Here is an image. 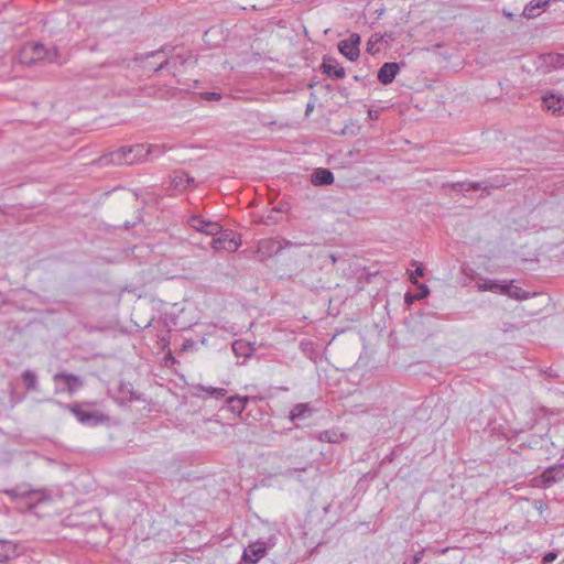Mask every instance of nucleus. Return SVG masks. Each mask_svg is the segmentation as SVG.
<instances>
[{
    "label": "nucleus",
    "mask_w": 564,
    "mask_h": 564,
    "mask_svg": "<svg viewBox=\"0 0 564 564\" xmlns=\"http://www.w3.org/2000/svg\"><path fill=\"white\" fill-rule=\"evenodd\" d=\"M154 149L159 148L154 145L145 148L144 144L122 147L116 151L101 155L95 163L99 166H107L110 164H133L143 161L147 156L151 155Z\"/></svg>",
    "instance_id": "f257e3e1"
},
{
    "label": "nucleus",
    "mask_w": 564,
    "mask_h": 564,
    "mask_svg": "<svg viewBox=\"0 0 564 564\" xmlns=\"http://www.w3.org/2000/svg\"><path fill=\"white\" fill-rule=\"evenodd\" d=\"M12 500L24 499L30 507H35L50 500V495L44 489H30L28 485H20L4 491Z\"/></svg>",
    "instance_id": "f03ea898"
},
{
    "label": "nucleus",
    "mask_w": 564,
    "mask_h": 564,
    "mask_svg": "<svg viewBox=\"0 0 564 564\" xmlns=\"http://www.w3.org/2000/svg\"><path fill=\"white\" fill-rule=\"evenodd\" d=\"M65 408L74 414L78 422L86 426H97L108 421V416L104 413L88 411L84 409V405L80 403L67 404Z\"/></svg>",
    "instance_id": "7ed1b4c3"
},
{
    "label": "nucleus",
    "mask_w": 564,
    "mask_h": 564,
    "mask_svg": "<svg viewBox=\"0 0 564 564\" xmlns=\"http://www.w3.org/2000/svg\"><path fill=\"white\" fill-rule=\"evenodd\" d=\"M213 237L214 238L210 241V247L216 251L226 250L228 252H235L241 245L240 239H236L232 230H224L221 228V231Z\"/></svg>",
    "instance_id": "20e7f679"
},
{
    "label": "nucleus",
    "mask_w": 564,
    "mask_h": 564,
    "mask_svg": "<svg viewBox=\"0 0 564 564\" xmlns=\"http://www.w3.org/2000/svg\"><path fill=\"white\" fill-rule=\"evenodd\" d=\"M360 35L351 33L348 39L338 43V51L349 61L355 62L360 55Z\"/></svg>",
    "instance_id": "39448f33"
},
{
    "label": "nucleus",
    "mask_w": 564,
    "mask_h": 564,
    "mask_svg": "<svg viewBox=\"0 0 564 564\" xmlns=\"http://www.w3.org/2000/svg\"><path fill=\"white\" fill-rule=\"evenodd\" d=\"M267 555V544L263 541L250 543L243 551L241 564H257Z\"/></svg>",
    "instance_id": "423d86ee"
},
{
    "label": "nucleus",
    "mask_w": 564,
    "mask_h": 564,
    "mask_svg": "<svg viewBox=\"0 0 564 564\" xmlns=\"http://www.w3.org/2000/svg\"><path fill=\"white\" fill-rule=\"evenodd\" d=\"M187 223L193 229L207 236H216L221 231L219 223L206 220L202 216H192Z\"/></svg>",
    "instance_id": "0eeeda50"
},
{
    "label": "nucleus",
    "mask_w": 564,
    "mask_h": 564,
    "mask_svg": "<svg viewBox=\"0 0 564 564\" xmlns=\"http://www.w3.org/2000/svg\"><path fill=\"white\" fill-rule=\"evenodd\" d=\"M115 400L120 405L142 400V394L133 389L130 382H121L118 387Z\"/></svg>",
    "instance_id": "6e6552de"
},
{
    "label": "nucleus",
    "mask_w": 564,
    "mask_h": 564,
    "mask_svg": "<svg viewBox=\"0 0 564 564\" xmlns=\"http://www.w3.org/2000/svg\"><path fill=\"white\" fill-rule=\"evenodd\" d=\"M321 70L328 77L340 79L346 76L345 68L341 67L334 57L325 56L321 65Z\"/></svg>",
    "instance_id": "1a4fd4ad"
},
{
    "label": "nucleus",
    "mask_w": 564,
    "mask_h": 564,
    "mask_svg": "<svg viewBox=\"0 0 564 564\" xmlns=\"http://www.w3.org/2000/svg\"><path fill=\"white\" fill-rule=\"evenodd\" d=\"M400 70L399 64L395 62L384 63L378 70L377 78L382 85L391 84Z\"/></svg>",
    "instance_id": "9d476101"
},
{
    "label": "nucleus",
    "mask_w": 564,
    "mask_h": 564,
    "mask_svg": "<svg viewBox=\"0 0 564 564\" xmlns=\"http://www.w3.org/2000/svg\"><path fill=\"white\" fill-rule=\"evenodd\" d=\"M313 412L314 409L308 403H297L291 409L288 419L299 426L296 422L311 417Z\"/></svg>",
    "instance_id": "9b49d317"
},
{
    "label": "nucleus",
    "mask_w": 564,
    "mask_h": 564,
    "mask_svg": "<svg viewBox=\"0 0 564 564\" xmlns=\"http://www.w3.org/2000/svg\"><path fill=\"white\" fill-rule=\"evenodd\" d=\"M311 182L315 186H325L334 183V174L330 170L319 167L311 175Z\"/></svg>",
    "instance_id": "f8f14e48"
},
{
    "label": "nucleus",
    "mask_w": 564,
    "mask_h": 564,
    "mask_svg": "<svg viewBox=\"0 0 564 564\" xmlns=\"http://www.w3.org/2000/svg\"><path fill=\"white\" fill-rule=\"evenodd\" d=\"M542 101L544 104V107L547 110L553 111L554 113L561 112L564 108V96L563 95H556L554 93H546L542 97Z\"/></svg>",
    "instance_id": "ddd939ff"
},
{
    "label": "nucleus",
    "mask_w": 564,
    "mask_h": 564,
    "mask_svg": "<svg viewBox=\"0 0 564 564\" xmlns=\"http://www.w3.org/2000/svg\"><path fill=\"white\" fill-rule=\"evenodd\" d=\"M54 381H63L68 390V392L73 393L79 387H82V380L78 376L67 372H58L54 375Z\"/></svg>",
    "instance_id": "4468645a"
},
{
    "label": "nucleus",
    "mask_w": 564,
    "mask_h": 564,
    "mask_svg": "<svg viewBox=\"0 0 564 564\" xmlns=\"http://www.w3.org/2000/svg\"><path fill=\"white\" fill-rule=\"evenodd\" d=\"M512 280L509 282L506 281L503 295H507L508 297L517 301H524L535 295V293H530L528 291L522 290L519 286L512 285Z\"/></svg>",
    "instance_id": "2eb2a0df"
},
{
    "label": "nucleus",
    "mask_w": 564,
    "mask_h": 564,
    "mask_svg": "<svg viewBox=\"0 0 564 564\" xmlns=\"http://www.w3.org/2000/svg\"><path fill=\"white\" fill-rule=\"evenodd\" d=\"M248 401V397L234 395L227 398L226 403L230 412L240 415L245 411Z\"/></svg>",
    "instance_id": "dca6fc26"
},
{
    "label": "nucleus",
    "mask_w": 564,
    "mask_h": 564,
    "mask_svg": "<svg viewBox=\"0 0 564 564\" xmlns=\"http://www.w3.org/2000/svg\"><path fill=\"white\" fill-rule=\"evenodd\" d=\"M172 184L175 189L185 191L195 184V180L185 172H176L172 178Z\"/></svg>",
    "instance_id": "f3484780"
},
{
    "label": "nucleus",
    "mask_w": 564,
    "mask_h": 564,
    "mask_svg": "<svg viewBox=\"0 0 564 564\" xmlns=\"http://www.w3.org/2000/svg\"><path fill=\"white\" fill-rule=\"evenodd\" d=\"M281 245L273 239H263L259 242L258 252L262 257H271L273 253H278L281 250Z\"/></svg>",
    "instance_id": "a211bd4d"
},
{
    "label": "nucleus",
    "mask_w": 564,
    "mask_h": 564,
    "mask_svg": "<svg viewBox=\"0 0 564 564\" xmlns=\"http://www.w3.org/2000/svg\"><path fill=\"white\" fill-rule=\"evenodd\" d=\"M564 478V467L553 466L544 470L542 479L544 484H553Z\"/></svg>",
    "instance_id": "6ab92c4d"
},
{
    "label": "nucleus",
    "mask_w": 564,
    "mask_h": 564,
    "mask_svg": "<svg viewBox=\"0 0 564 564\" xmlns=\"http://www.w3.org/2000/svg\"><path fill=\"white\" fill-rule=\"evenodd\" d=\"M506 282L500 283L495 280L485 279L481 283H478V290L481 292H494L498 294L505 293Z\"/></svg>",
    "instance_id": "aec40b11"
},
{
    "label": "nucleus",
    "mask_w": 564,
    "mask_h": 564,
    "mask_svg": "<svg viewBox=\"0 0 564 564\" xmlns=\"http://www.w3.org/2000/svg\"><path fill=\"white\" fill-rule=\"evenodd\" d=\"M543 62L546 66L557 69L564 67V54L549 53L543 56Z\"/></svg>",
    "instance_id": "412c9836"
},
{
    "label": "nucleus",
    "mask_w": 564,
    "mask_h": 564,
    "mask_svg": "<svg viewBox=\"0 0 564 564\" xmlns=\"http://www.w3.org/2000/svg\"><path fill=\"white\" fill-rule=\"evenodd\" d=\"M345 437L344 433H339L335 430H325L319 432L318 440L327 443H339Z\"/></svg>",
    "instance_id": "4be33fe9"
},
{
    "label": "nucleus",
    "mask_w": 564,
    "mask_h": 564,
    "mask_svg": "<svg viewBox=\"0 0 564 564\" xmlns=\"http://www.w3.org/2000/svg\"><path fill=\"white\" fill-rule=\"evenodd\" d=\"M22 379L28 391H33L37 389V376L34 371L25 370L22 373Z\"/></svg>",
    "instance_id": "5701e85b"
},
{
    "label": "nucleus",
    "mask_w": 564,
    "mask_h": 564,
    "mask_svg": "<svg viewBox=\"0 0 564 564\" xmlns=\"http://www.w3.org/2000/svg\"><path fill=\"white\" fill-rule=\"evenodd\" d=\"M429 288L425 284L420 285V292L419 293H406L404 296L405 303L412 304L414 301L422 300L429 295Z\"/></svg>",
    "instance_id": "b1692460"
},
{
    "label": "nucleus",
    "mask_w": 564,
    "mask_h": 564,
    "mask_svg": "<svg viewBox=\"0 0 564 564\" xmlns=\"http://www.w3.org/2000/svg\"><path fill=\"white\" fill-rule=\"evenodd\" d=\"M196 389L199 390V391L207 392L208 394H210L212 397H214L216 399L224 398L226 395V393H227L226 389H224V388H214L212 386L198 384L196 387Z\"/></svg>",
    "instance_id": "393cba45"
},
{
    "label": "nucleus",
    "mask_w": 564,
    "mask_h": 564,
    "mask_svg": "<svg viewBox=\"0 0 564 564\" xmlns=\"http://www.w3.org/2000/svg\"><path fill=\"white\" fill-rule=\"evenodd\" d=\"M33 56L31 61H47L48 48L43 44L36 43L32 46Z\"/></svg>",
    "instance_id": "a878e982"
},
{
    "label": "nucleus",
    "mask_w": 564,
    "mask_h": 564,
    "mask_svg": "<svg viewBox=\"0 0 564 564\" xmlns=\"http://www.w3.org/2000/svg\"><path fill=\"white\" fill-rule=\"evenodd\" d=\"M14 553V547L11 542L0 541V562L9 560Z\"/></svg>",
    "instance_id": "bb28decb"
},
{
    "label": "nucleus",
    "mask_w": 564,
    "mask_h": 564,
    "mask_svg": "<svg viewBox=\"0 0 564 564\" xmlns=\"http://www.w3.org/2000/svg\"><path fill=\"white\" fill-rule=\"evenodd\" d=\"M455 187L456 186H459L460 189H464V191H478V189H484V191H488V186L486 183H479V182H473V183H457L454 185Z\"/></svg>",
    "instance_id": "cd10ccee"
},
{
    "label": "nucleus",
    "mask_w": 564,
    "mask_h": 564,
    "mask_svg": "<svg viewBox=\"0 0 564 564\" xmlns=\"http://www.w3.org/2000/svg\"><path fill=\"white\" fill-rule=\"evenodd\" d=\"M522 15L527 19H534L540 15L539 9H536L534 1H530L523 9Z\"/></svg>",
    "instance_id": "c85d7f7f"
},
{
    "label": "nucleus",
    "mask_w": 564,
    "mask_h": 564,
    "mask_svg": "<svg viewBox=\"0 0 564 564\" xmlns=\"http://www.w3.org/2000/svg\"><path fill=\"white\" fill-rule=\"evenodd\" d=\"M489 188H499L502 186H506L507 183L505 182V176H496L491 178L489 182L486 183Z\"/></svg>",
    "instance_id": "c756f323"
},
{
    "label": "nucleus",
    "mask_w": 564,
    "mask_h": 564,
    "mask_svg": "<svg viewBox=\"0 0 564 564\" xmlns=\"http://www.w3.org/2000/svg\"><path fill=\"white\" fill-rule=\"evenodd\" d=\"M424 275V269L421 264H419L413 272L410 273V281L413 284H417V278Z\"/></svg>",
    "instance_id": "7c9ffc66"
},
{
    "label": "nucleus",
    "mask_w": 564,
    "mask_h": 564,
    "mask_svg": "<svg viewBox=\"0 0 564 564\" xmlns=\"http://www.w3.org/2000/svg\"><path fill=\"white\" fill-rule=\"evenodd\" d=\"M382 36L378 35V34H375L370 37V40L368 41L367 43V51L371 54L375 53V44L378 43L379 41H381Z\"/></svg>",
    "instance_id": "2f4dec72"
},
{
    "label": "nucleus",
    "mask_w": 564,
    "mask_h": 564,
    "mask_svg": "<svg viewBox=\"0 0 564 564\" xmlns=\"http://www.w3.org/2000/svg\"><path fill=\"white\" fill-rule=\"evenodd\" d=\"M59 58V51L56 47L48 48L47 53V62L55 63L58 62Z\"/></svg>",
    "instance_id": "473e14b6"
},
{
    "label": "nucleus",
    "mask_w": 564,
    "mask_h": 564,
    "mask_svg": "<svg viewBox=\"0 0 564 564\" xmlns=\"http://www.w3.org/2000/svg\"><path fill=\"white\" fill-rule=\"evenodd\" d=\"M163 53L162 50H158V51H152V52H149L147 54H143V55H140V56H137L135 57V61H141L143 62L144 59H148L150 57H155V56H159Z\"/></svg>",
    "instance_id": "72a5a7b5"
},
{
    "label": "nucleus",
    "mask_w": 564,
    "mask_h": 564,
    "mask_svg": "<svg viewBox=\"0 0 564 564\" xmlns=\"http://www.w3.org/2000/svg\"><path fill=\"white\" fill-rule=\"evenodd\" d=\"M557 557V554L555 552H549L546 553L543 558H542V562L543 564H550L552 563L553 561H555Z\"/></svg>",
    "instance_id": "f704fd0d"
},
{
    "label": "nucleus",
    "mask_w": 564,
    "mask_h": 564,
    "mask_svg": "<svg viewBox=\"0 0 564 564\" xmlns=\"http://www.w3.org/2000/svg\"><path fill=\"white\" fill-rule=\"evenodd\" d=\"M533 1L535 3L536 9L546 10L552 0H533Z\"/></svg>",
    "instance_id": "c9c22d12"
},
{
    "label": "nucleus",
    "mask_w": 564,
    "mask_h": 564,
    "mask_svg": "<svg viewBox=\"0 0 564 564\" xmlns=\"http://www.w3.org/2000/svg\"><path fill=\"white\" fill-rule=\"evenodd\" d=\"M423 556H424V550L416 552L413 555V560H412L411 564H419L423 560Z\"/></svg>",
    "instance_id": "e433bc0d"
},
{
    "label": "nucleus",
    "mask_w": 564,
    "mask_h": 564,
    "mask_svg": "<svg viewBox=\"0 0 564 564\" xmlns=\"http://www.w3.org/2000/svg\"><path fill=\"white\" fill-rule=\"evenodd\" d=\"M205 99H207V100H219L220 99V95L217 94V93H214V91L206 93L205 94Z\"/></svg>",
    "instance_id": "4c0bfd02"
},
{
    "label": "nucleus",
    "mask_w": 564,
    "mask_h": 564,
    "mask_svg": "<svg viewBox=\"0 0 564 564\" xmlns=\"http://www.w3.org/2000/svg\"><path fill=\"white\" fill-rule=\"evenodd\" d=\"M167 64H169V59L164 58L158 66L153 67V72L154 73L160 72L161 69L165 68Z\"/></svg>",
    "instance_id": "58836bf2"
},
{
    "label": "nucleus",
    "mask_w": 564,
    "mask_h": 564,
    "mask_svg": "<svg viewBox=\"0 0 564 564\" xmlns=\"http://www.w3.org/2000/svg\"><path fill=\"white\" fill-rule=\"evenodd\" d=\"M314 109V104L310 102L306 106L305 115L308 116L310 112Z\"/></svg>",
    "instance_id": "ea45409f"
},
{
    "label": "nucleus",
    "mask_w": 564,
    "mask_h": 564,
    "mask_svg": "<svg viewBox=\"0 0 564 564\" xmlns=\"http://www.w3.org/2000/svg\"><path fill=\"white\" fill-rule=\"evenodd\" d=\"M503 14H505V17H507L510 20L513 19V13H511V12H507L506 10H503Z\"/></svg>",
    "instance_id": "a19ab883"
},
{
    "label": "nucleus",
    "mask_w": 564,
    "mask_h": 564,
    "mask_svg": "<svg viewBox=\"0 0 564 564\" xmlns=\"http://www.w3.org/2000/svg\"><path fill=\"white\" fill-rule=\"evenodd\" d=\"M156 147H158L159 149H154V150L152 151V153H153L154 151H158V154H155V158H159V154H162V153H163V150H162L159 145H156Z\"/></svg>",
    "instance_id": "79ce46f5"
},
{
    "label": "nucleus",
    "mask_w": 564,
    "mask_h": 564,
    "mask_svg": "<svg viewBox=\"0 0 564 564\" xmlns=\"http://www.w3.org/2000/svg\"><path fill=\"white\" fill-rule=\"evenodd\" d=\"M329 259L332 260V263H336L337 262V257L335 254H329Z\"/></svg>",
    "instance_id": "37998d69"
},
{
    "label": "nucleus",
    "mask_w": 564,
    "mask_h": 564,
    "mask_svg": "<svg viewBox=\"0 0 564 564\" xmlns=\"http://www.w3.org/2000/svg\"><path fill=\"white\" fill-rule=\"evenodd\" d=\"M547 376H550V377H557V375L553 373L552 369L549 370Z\"/></svg>",
    "instance_id": "c03bdc74"
},
{
    "label": "nucleus",
    "mask_w": 564,
    "mask_h": 564,
    "mask_svg": "<svg viewBox=\"0 0 564 564\" xmlns=\"http://www.w3.org/2000/svg\"><path fill=\"white\" fill-rule=\"evenodd\" d=\"M238 345H239V343H235V344L232 345V349H234V351H235L236 354H237V346H238Z\"/></svg>",
    "instance_id": "a18cd8bd"
},
{
    "label": "nucleus",
    "mask_w": 564,
    "mask_h": 564,
    "mask_svg": "<svg viewBox=\"0 0 564 564\" xmlns=\"http://www.w3.org/2000/svg\"><path fill=\"white\" fill-rule=\"evenodd\" d=\"M354 79L357 82L360 80L359 76H355Z\"/></svg>",
    "instance_id": "49530a36"
},
{
    "label": "nucleus",
    "mask_w": 564,
    "mask_h": 564,
    "mask_svg": "<svg viewBox=\"0 0 564 564\" xmlns=\"http://www.w3.org/2000/svg\"><path fill=\"white\" fill-rule=\"evenodd\" d=\"M369 116L373 117L372 110H369Z\"/></svg>",
    "instance_id": "de8ad7c7"
},
{
    "label": "nucleus",
    "mask_w": 564,
    "mask_h": 564,
    "mask_svg": "<svg viewBox=\"0 0 564 564\" xmlns=\"http://www.w3.org/2000/svg\"><path fill=\"white\" fill-rule=\"evenodd\" d=\"M369 116L373 117L372 110H369Z\"/></svg>",
    "instance_id": "09e8293b"
},
{
    "label": "nucleus",
    "mask_w": 564,
    "mask_h": 564,
    "mask_svg": "<svg viewBox=\"0 0 564 564\" xmlns=\"http://www.w3.org/2000/svg\"><path fill=\"white\" fill-rule=\"evenodd\" d=\"M2 300H3V299H2V294L0 293V303L2 302Z\"/></svg>",
    "instance_id": "8fccbe9b"
}]
</instances>
